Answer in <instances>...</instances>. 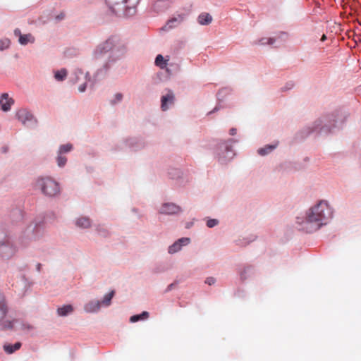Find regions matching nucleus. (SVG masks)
Here are the masks:
<instances>
[{"mask_svg":"<svg viewBox=\"0 0 361 361\" xmlns=\"http://www.w3.org/2000/svg\"><path fill=\"white\" fill-rule=\"evenodd\" d=\"M219 223L218 220L216 219H209L207 221V226L209 227V228H212L214 226H215L216 225H217Z\"/></svg>","mask_w":361,"mask_h":361,"instance_id":"29","label":"nucleus"},{"mask_svg":"<svg viewBox=\"0 0 361 361\" xmlns=\"http://www.w3.org/2000/svg\"><path fill=\"white\" fill-rule=\"evenodd\" d=\"M68 73V71L66 68L53 71L54 78L57 82L64 81L67 78Z\"/></svg>","mask_w":361,"mask_h":361,"instance_id":"11","label":"nucleus"},{"mask_svg":"<svg viewBox=\"0 0 361 361\" xmlns=\"http://www.w3.org/2000/svg\"><path fill=\"white\" fill-rule=\"evenodd\" d=\"M14 35L18 37V42L23 46L27 45L29 42L34 43L35 42V37L32 34L23 35L19 28L14 30Z\"/></svg>","mask_w":361,"mask_h":361,"instance_id":"7","label":"nucleus"},{"mask_svg":"<svg viewBox=\"0 0 361 361\" xmlns=\"http://www.w3.org/2000/svg\"><path fill=\"white\" fill-rule=\"evenodd\" d=\"M101 307V302L99 300H92L87 302L84 308L87 312H97Z\"/></svg>","mask_w":361,"mask_h":361,"instance_id":"13","label":"nucleus"},{"mask_svg":"<svg viewBox=\"0 0 361 361\" xmlns=\"http://www.w3.org/2000/svg\"><path fill=\"white\" fill-rule=\"evenodd\" d=\"M128 52L126 43L117 35H110L105 40L99 42L92 51V58L97 61H104L102 66L97 69L92 78L90 73H84L80 68H76L72 76L73 83L81 80L84 81L79 85L78 90L96 88L97 83L104 78L107 72L119 61L123 59Z\"/></svg>","mask_w":361,"mask_h":361,"instance_id":"1","label":"nucleus"},{"mask_svg":"<svg viewBox=\"0 0 361 361\" xmlns=\"http://www.w3.org/2000/svg\"><path fill=\"white\" fill-rule=\"evenodd\" d=\"M277 144L278 143L275 145H266L264 147L259 148L258 149V154H260L261 156H264L269 154L276 147Z\"/></svg>","mask_w":361,"mask_h":361,"instance_id":"20","label":"nucleus"},{"mask_svg":"<svg viewBox=\"0 0 361 361\" xmlns=\"http://www.w3.org/2000/svg\"><path fill=\"white\" fill-rule=\"evenodd\" d=\"M198 23L202 25H207L212 21V16L208 13H202L197 18Z\"/></svg>","mask_w":361,"mask_h":361,"instance_id":"14","label":"nucleus"},{"mask_svg":"<svg viewBox=\"0 0 361 361\" xmlns=\"http://www.w3.org/2000/svg\"><path fill=\"white\" fill-rule=\"evenodd\" d=\"M180 212V207L173 203H164L159 209V212L164 214H174Z\"/></svg>","mask_w":361,"mask_h":361,"instance_id":"8","label":"nucleus"},{"mask_svg":"<svg viewBox=\"0 0 361 361\" xmlns=\"http://www.w3.org/2000/svg\"><path fill=\"white\" fill-rule=\"evenodd\" d=\"M140 0H106L110 11L118 17L130 18L135 15Z\"/></svg>","mask_w":361,"mask_h":361,"instance_id":"3","label":"nucleus"},{"mask_svg":"<svg viewBox=\"0 0 361 361\" xmlns=\"http://www.w3.org/2000/svg\"><path fill=\"white\" fill-rule=\"evenodd\" d=\"M40 268H41V264H37V271H40Z\"/></svg>","mask_w":361,"mask_h":361,"instance_id":"39","label":"nucleus"},{"mask_svg":"<svg viewBox=\"0 0 361 361\" xmlns=\"http://www.w3.org/2000/svg\"><path fill=\"white\" fill-rule=\"evenodd\" d=\"M115 294V291L114 290H111V292H109V293L106 294L102 300L101 302V304L105 305V306H109L110 304H111V300L112 299V298L114 297Z\"/></svg>","mask_w":361,"mask_h":361,"instance_id":"23","label":"nucleus"},{"mask_svg":"<svg viewBox=\"0 0 361 361\" xmlns=\"http://www.w3.org/2000/svg\"><path fill=\"white\" fill-rule=\"evenodd\" d=\"M236 133H237V130L235 128H232L229 130V133L231 135H235L236 134Z\"/></svg>","mask_w":361,"mask_h":361,"instance_id":"35","label":"nucleus"},{"mask_svg":"<svg viewBox=\"0 0 361 361\" xmlns=\"http://www.w3.org/2000/svg\"><path fill=\"white\" fill-rule=\"evenodd\" d=\"M216 279L213 277H208L205 280V283L209 286L214 284Z\"/></svg>","mask_w":361,"mask_h":361,"instance_id":"31","label":"nucleus"},{"mask_svg":"<svg viewBox=\"0 0 361 361\" xmlns=\"http://www.w3.org/2000/svg\"><path fill=\"white\" fill-rule=\"evenodd\" d=\"M190 243V238H182L176 241L169 247V252L171 254L176 253L181 249L183 245H186Z\"/></svg>","mask_w":361,"mask_h":361,"instance_id":"10","label":"nucleus"},{"mask_svg":"<svg viewBox=\"0 0 361 361\" xmlns=\"http://www.w3.org/2000/svg\"><path fill=\"white\" fill-rule=\"evenodd\" d=\"M15 248L8 245H2L0 248V252L3 257L9 258L15 253Z\"/></svg>","mask_w":361,"mask_h":361,"instance_id":"15","label":"nucleus"},{"mask_svg":"<svg viewBox=\"0 0 361 361\" xmlns=\"http://www.w3.org/2000/svg\"><path fill=\"white\" fill-rule=\"evenodd\" d=\"M73 307L71 305H63L57 309V313L59 316L64 317L68 315V314L73 312Z\"/></svg>","mask_w":361,"mask_h":361,"instance_id":"17","label":"nucleus"},{"mask_svg":"<svg viewBox=\"0 0 361 361\" xmlns=\"http://www.w3.org/2000/svg\"><path fill=\"white\" fill-rule=\"evenodd\" d=\"M326 36L325 35H323L322 37V40L324 41L326 39Z\"/></svg>","mask_w":361,"mask_h":361,"instance_id":"40","label":"nucleus"},{"mask_svg":"<svg viewBox=\"0 0 361 361\" xmlns=\"http://www.w3.org/2000/svg\"><path fill=\"white\" fill-rule=\"evenodd\" d=\"M75 224L79 228H88L91 226V221L88 217L82 216L76 220Z\"/></svg>","mask_w":361,"mask_h":361,"instance_id":"16","label":"nucleus"},{"mask_svg":"<svg viewBox=\"0 0 361 361\" xmlns=\"http://www.w3.org/2000/svg\"><path fill=\"white\" fill-rule=\"evenodd\" d=\"M8 311L7 305L4 295L0 294V321L6 316Z\"/></svg>","mask_w":361,"mask_h":361,"instance_id":"18","label":"nucleus"},{"mask_svg":"<svg viewBox=\"0 0 361 361\" xmlns=\"http://www.w3.org/2000/svg\"><path fill=\"white\" fill-rule=\"evenodd\" d=\"M65 18V14L63 13H61L60 14L57 15L55 18L57 22L62 20Z\"/></svg>","mask_w":361,"mask_h":361,"instance_id":"32","label":"nucleus"},{"mask_svg":"<svg viewBox=\"0 0 361 361\" xmlns=\"http://www.w3.org/2000/svg\"><path fill=\"white\" fill-rule=\"evenodd\" d=\"M11 41L8 38L0 39V51H3L9 47Z\"/></svg>","mask_w":361,"mask_h":361,"instance_id":"24","label":"nucleus"},{"mask_svg":"<svg viewBox=\"0 0 361 361\" xmlns=\"http://www.w3.org/2000/svg\"><path fill=\"white\" fill-rule=\"evenodd\" d=\"M174 96L171 93H169L161 97V109L163 111H166L169 109V106L173 104Z\"/></svg>","mask_w":361,"mask_h":361,"instance_id":"12","label":"nucleus"},{"mask_svg":"<svg viewBox=\"0 0 361 361\" xmlns=\"http://www.w3.org/2000/svg\"><path fill=\"white\" fill-rule=\"evenodd\" d=\"M329 210V205L325 201H320L307 212L305 218L302 221L298 218L297 223L301 226L300 228L307 233L317 231L323 224L326 218V212Z\"/></svg>","mask_w":361,"mask_h":361,"instance_id":"2","label":"nucleus"},{"mask_svg":"<svg viewBox=\"0 0 361 361\" xmlns=\"http://www.w3.org/2000/svg\"><path fill=\"white\" fill-rule=\"evenodd\" d=\"M188 18L187 13H176L173 15L161 27L163 31H169L172 29L178 27L182 23H183Z\"/></svg>","mask_w":361,"mask_h":361,"instance_id":"5","label":"nucleus"},{"mask_svg":"<svg viewBox=\"0 0 361 361\" xmlns=\"http://www.w3.org/2000/svg\"><path fill=\"white\" fill-rule=\"evenodd\" d=\"M173 285V283L170 284V285L168 286V288H167V290H171Z\"/></svg>","mask_w":361,"mask_h":361,"instance_id":"37","label":"nucleus"},{"mask_svg":"<svg viewBox=\"0 0 361 361\" xmlns=\"http://www.w3.org/2000/svg\"><path fill=\"white\" fill-rule=\"evenodd\" d=\"M97 231L99 234L102 236H106L107 235V230L104 228H102L100 226L97 228Z\"/></svg>","mask_w":361,"mask_h":361,"instance_id":"30","label":"nucleus"},{"mask_svg":"<svg viewBox=\"0 0 361 361\" xmlns=\"http://www.w3.org/2000/svg\"><path fill=\"white\" fill-rule=\"evenodd\" d=\"M73 148V145L71 144H66L63 145L60 147L59 153L63 154L70 152Z\"/></svg>","mask_w":361,"mask_h":361,"instance_id":"27","label":"nucleus"},{"mask_svg":"<svg viewBox=\"0 0 361 361\" xmlns=\"http://www.w3.org/2000/svg\"><path fill=\"white\" fill-rule=\"evenodd\" d=\"M13 104V99L10 97L8 93H3L0 97V106L2 111H9Z\"/></svg>","mask_w":361,"mask_h":361,"instance_id":"9","label":"nucleus"},{"mask_svg":"<svg viewBox=\"0 0 361 361\" xmlns=\"http://www.w3.org/2000/svg\"><path fill=\"white\" fill-rule=\"evenodd\" d=\"M116 98L117 102L121 101L122 99V94L121 93H117L116 94Z\"/></svg>","mask_w":361,"mask_h":361,"instance_id":"36","label":"nucleus"},{"mask_svg":"<svg viewBox=\"0 0 361 361\" xmlns=\"http://www.w3.org/2000/svg\"><path fill=\"white\" fill-rule=\"evenodd\" d=\"M8 328H12V324L11 322H8V326H7Z\"/></svg>","mask_w":361,"mask_h":361,"instance_id":"38","label":"nucleus"},{"mask_svg":"<svg viewBox=\"0 0 361 361\" xmlns=\"http://www.w3.org/2000/svg\"><path fill=\"white\" fill-rule=\"evenodd\" d=\"M149 313L146 311L142 312L140 314L133 315L130 318V321L131 322H137L139 320H142L148 318Z\"/></svg>","mask_w":361,"mask_h":361,"instance_id":"22","label":"nucleus"},{"mask_svg":"<svg viewBox=\"0 0 361 361\" xmlns=\"http://www.w3.org/2000/svg\"><path fill=\"white\" fill-rule=\"evenodd\" d=\"M295 87H296L295 82L293 80H289L286 83V85L282 90H291L292 89H293Z\"/></svg>","mask_w":361,"mask_h":361,"instance_id":"28","label":"nucleus"},{"mask_svg":"<svg viewBox=\"0 0 361 361\" xmlns=\"http://www.w3.org/2000/svg\"><path fill=\"white\" fill-rule=\"evenodd\" d=\"M66 161H67L66 157L63 156V154H60L58 152V157H57L58 166L60 167H62V166H65Z\"/></svg>","mask_w":361,"mask_h":361,"instance_id":"25","label":"nucleus"},{"mask_svg":"<svg viewBox=\"0 0 361 361\" xmlns=\"http://www.w3.org/2000/svg\"><path fill=\"white\" fill-rule=\"evenodd\" d=\"M36 187L47 196H54L59 192V184L50 178H41L37 180Z\"/></svg>","mask_w":361,"mask_h":361,"instance_id":"4","label":"nucleus"},{"mask_svg":"<svg viewBox=\"0 0 361 361\" xmlns=\"http://www.w3.org/2000/svg\"><path fill=\"white\" fill-rule=\"evenodd\" d=\"M169 59H165L164 57L161 54H158L155 58V65L159 66L161 68H164L166 64Z\"/></svg>","mask_w":361,"mask_h":361,"instance_id":"21","label":"nucleus"},{"mask_svg":"<svg viewBox=\"0 0 361 361\" xmlns=\"http://www.w3.org/2000/svg\"><path fill=\"white\" fill-rule=\"evenodd\" d=\"M16 116L23 126L27 128L34 127L37 124V120L27 109H19L16 111Z\"/></svg>","mask_w":361,"mask_h":361,"instance_id":"6","label":"nucleus"},{"mask_svg":"<svg viewBox=\"0 0 361 361\" xmlns=\"http://www.w3.org/2000/svg\"><path fill=\"white\" fill-rule=\"evenodd\" d=\"M252 267L251 266H247L240 272V279L244 281L247 279L246 274L251 271Z\"/></svg>","mask_w":361,"mask_h":361,"instance_id":"26","label":"nucleus"},{"mask_svg":"<svg viewBox=\"0 0 361 361\" xmlns=\"http://www.w3.org/2000/svg\"><path fill=\"white\" fill-rule=\"evenodd\" d=\"M268 38L267 37H262L259 39V43L261 45H266L267 44Z\"/></svg>","mask_w":361,"mask_h":361,"instance_id":"33","label":"nucleus"},{"mask_svg":"<svg viewBox=\"0 0 361 361\" xmlns=\"http://www.w3.org/2000/svg\"><path fill=\"white\" fill-rule=\"evenodd\" d=\"M267 44L272 45L275 42L276 39H275V38H273V37H269L268 40H267Z\"/></svg>","mask_w":361,"mask_h":361,"instance_id":"34","label":"nucleus"},{"mask_svg":"<svg viewBox=\"0 0 361 361\" xmlns=\"http://www.w3.org/2000/svg\"><path fill=\"white\" fill-rule=\"evenodd\" d=\"M21 347V343L17 342L14 345L6 344L4 345V350L8 354H11L19 350Z\"/></svg>","mask_w":361,"mask_h":361,"instance_id":"19","label":"nucleus"}]
</instances>
